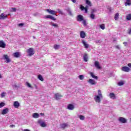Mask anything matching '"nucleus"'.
Returning <instances> with one entry per match:
<instances>
[{"label": "nucleus", "instance_id": "4468645a", "mask_svg": "<svg viewBox=\"0 0 131 131\" xmlns=\"http://www.w3.org/2000/svg\"><path fill=\"white\" fill-rule=\"evenodd\" d=\"M77 20L79 22H81V21H83V16L81 15H78L77 17Z\"/></svg>", "mask_w": 131, "mask_h": 131}, {"label": "nucleus", "instance_id": "de8ad7c7", "mask_svg": "<svg viewBox=\"0 0 131 131\" xmlns=\"http://www.w3.org/2000/svg\"><path fill=\"white\" fill-rule=\"evenodd\" d=\"M95 42H96V43H100V42H101V41L100 40H97L95 41Z\"/></svg>", "mask_w": 131, "mask_h": 131}, {"label": "nucleus", "instance_id": "6ab92c4d", "mask_svg": "<svg viewBox=\"0 0 131 131\" xmlns=\"http://www.w3.org/2000/svg\"><path fill=\"white\" fill-rule=\"evenodd\" d=\"M82 43L85 49H89V47H90V46L89 44L86 43V41L84 40H82Z\"/></svg>", "mask_w": 131, "mask_h": 131}, {"label": "nucleus", "instance_id": "dca6fc26", "mask_svg": "<svg viewBox=\"0 0 131 131\" xmlns=\"http://www.w3.org/2000/svg\"><path fill=\"white\" fill-rule=\"evenodd\" d=\"M45 18H46V19H51V20H53V21H56V18H55L54 17H53L52 15H46L45 16Z\"/></svg>", "mask_w": 131, "mask_h": 131}, {"label": "nucleus", "instance_id": "bf43d9fd", "mask_svg": "<svg viewBox=\"0 0 131 131\" xmlns=\"http://www.w3.org/2000/svg\"><path fill=\"white\" fill-rule=\"evenodd\" d=\"M33 38H35V37H33Z\"/></svg>", "mask_w": 131, "mask_h": 131}, {"label": "nucleus", "instance_id": "7ed1b4c3", "mask_svg": "<svg viewBox=\"0 0 131 131\" xmlns=\"http://www.w3.org/2000/svg\"><path fill=\"white\" fill-rule=\"evenodd\" d=\"M118 120L120 123H127V120L122 117L118 118Z\"/></svg>", "mask_w": 131, "mask_h": 131}, {"label": "nucleus", "instance_id": "c756f323", "mask_svg": "<svg viewBox=\"0 0 131 131\" xmlns=\"http://www.w3.org/2000/svg\"><path fill=\"white\" fill-rule=\"evenodd\" d=\"M126 20H128V21H129L130 20H131V14H128L126 16Z\"/></svg>", "mask_w": 131, "mask_h": 131}, {"label": "nucleus", "instance_id": "5fc2aeb1", "mask_svg": "<svg viewBox=\"0 0 131 131\" xmlns=\"http://www.w3.org/2000/svg\"><path fill=\"white\" fill-rule=\"evenodd\" d=\"M94 12H96V10L93 9V10H92V12L91 13H93V14H94Z\"/></svg>", "mask_w": 131, "mask_h": 131}, {"label": "nucleus", "instance_id": "603ef678", "mask_svg": "<svg viewBox=\"0 0 131 131\" xmlns=\"http://www.w3.org/2000/svg\"><path fill=\"white\" fill-rule=\"evenodd\" d=\"M127 66H128V67H130V68H131V63H129L127 64Z\"/></svg>", "mask_w": 131, "mask_h": 131}, {"label": "nucleus", "instance_id": "a19ab883", "mask_svg": "<svg viewBox=\"0 0 131 131\" xmlns=\"http://www.w3.org/2000/svg\"><path fill=\"white\" fill-rule=\"evenodd\" d=\"M17 11V9L15 8H11V12H16Z\"/></svg>", "mask_w": 131, "mask_h": 131}, {"label": "nucleus", "instance_id": "7c9ffc66", "mask_svg": "<svg viewBox=\"0 0 131 131\" xmlns=\"http://www.w3.org/2000/svg\"><path fill=\"white\" fill-rule=\"evenodd\" d=\"M78 78L80 79V80H83V79H84V76L83 75H80L78 76Z\"/></svg>", "mask_w": 131, "mask_h": 131}, {"label": "nucleus", "instance_id": "393cba45", "mask_svg": "<svg viewBox=\"0 0 131 131\" xmlns=\"http://www.w3.org/2000/svg\"><path fill=\"white\" fill-rule=\"evenodd\" d=\"M32 117L33 118H38V117H39V114H38L37 113H34L33 114Z\"/></svg>", "mask_w": 131, "mask_h": 131}, {"label": "nucleus", "instance_id": "49530a36", "mask_svg": "<svg viewBox=\"0 0 131 131\" xmlns=\"http://www.w3.org/2000/svg\"><path fill=\"white\" fill-rule=\"evenodd\" d=\"M58 11L59 12V13L61 14V15H63V12L61 11V10L58 9Z\"/></svg>", "mask_w": 131, "mask_h": 131}, {"label": "nucleus", "instance_id": "a18cd8bd", "mask_svg": "<svg viewBox=\"0 0 131 131\" xmlns=\"http://www.w3.org/2000/svg\"><path fill=\"white\" fill-rule=\"evenodd\" d=\"M116 49L117 50H120V47L119 45H117L115 46Z\"/></svg>", "mask_w": 131, "mask_h": 131}, {"label": "nucleus", "instance_id": "ea45409f", "mask_svg": "<svg viewBox=\"0 0 131 131\" xmlns=\"http://www.w3.org/2000/svg\"><path fill=\"white\" fill-rule=\"evenodd\" d=\"M5 105H6V103H5L4 102L0 103V108H3V107H4Z\"/></svg>", "mask_w": 131, "mask_h": 131}, {"label": "nucleus", "instance_id": "412c9836", "mask_svg": "<svg viewBox=\"0 0 131 131\" xmlns=\"http://www.w3.org/2000/svg\"><path fill=\"white\" fill-rule=\"evenodd\" d=\"M9 112V108H6L4 109L2 112V115H5V114H7Z\"/></svg>", "mask_w": 131, "mask_h": 131}, {"label": "nucleus", "instance_id": "f8f14e48", "mask_svg": "<svg viewBox=\"0 0 131 131\" xmlns=\"http://www.w3.org/2000/svg\"><path fill=\"white\" fill-rule=\"evenodd\" d=\"M47 12L49 13V14H51V15H56V14H57V12H56L55 10H53L51 9H47Z\"/></svg>", "mask_w": 131, "mask_h": 131}, {"label": "nucleus", "instance_id": "9d476101", "mask_svg": "<svg viewBox=\"0 0 131 131\" xmlns=\"http://www.w3.org/2000/svg\"><path fill=\"white\" fill-rule=\"evenodd\" d=\"M7 18H8V15H5L4 13L0 15V20H5V19H7Z\"/></svg>", "mask_w": 131, "mask_h": 131}, {"label": "nucleus", "instance_id": "72a5a7b5", "mask_svg": "<svg viewBox=\"0 0 131 131\" xmlns=\"http://www.w3.org/2000/svg\"><path fill=\"white\" fill-rule=\"evenodd\" d=\"M119 17V13H117L115 15V20H117L118 19V17Z\"/></svg>", "mask_w": 131, "mask_h": 131}, {"label": "nucleus", "instance_id": "20e7f679", "mask_svg": "<svg viewBox=\"0 0 131 131\" xmlns=\"http://www.w3.org/2000/svg\"><path fill=\"white\" fill-rule=\"evenodd\" d=\"M38 123L39 124L40 126H41V127H46L47 126V124H46V122L42 121V120H39L38 121Z\"/></svg>", "mask_w": 131, "mask_h": 131}, {"label": "nucleus", "instance_id": "2eb2a0df", "mask_svg": "<svg viewBox=\"0 0 131 131\" xmlns=\"http://www.w3.org/2000/svg\"><path fill=\"white\" fill-rule=\"evenodd\" d=\"M80 36L81 38H84L86 35H85V33L83 31H81L80 32Z\"/></svg>", "mask_w": 131, "mask_h": 131}, {"label": "nucleus", "instance_id": "39448f33", "mask_svg": "<svg viewBox=\"0 0 131 131\" xmlns=\"http://www.w3.org/2000/svg\"><path fill=\"white\" fill-rule=\"evenodd\" d=\"M3 58L4 59V60H6V63H10V62H11V59H10V58H9V56H8V55H6L4 54L3 55Z\"/></svg>", "mask_w": 131, "mask_h": 131}, {"label": "nucleus", "instance_id": "f3484780", "mask_svg": "<svg viewBox=\"0 0 131 131\" xmlns=\"http://www.w3.org/2000/svg\"><path fill=\"white\" fill-rule=\"evenodd\" d=\"M95 67L97 68V69H101V66H100V62L99 61H95L94 63Z\"/></svg>", "mask_w": 131, "mask_h": 131}, {"label": "nucleus", "instance_id": "cd10ccee", "mask_svg": "<svg viewBox=\"0 0 131 131\" xmlns=\"http://www.w3.org/2000/svg\"><path fill=\"white\" fill-rule=\"evenodd\" d=\"M0 48H6V44L3 41H0Z\"/></svg>", "mask_w": 131, "mask_h": 131}, {"label": "nucleus", "instance_id": "a211bd4d", "mask_svg": "<svg viewBox=\"0 0 131 131\" xmlns=\"http://www.w3.org/2000/svg\"><path fill=\"white\" fill-rule=\"evenodd\" d=\"M55 99L56 100H59V99H61L62 97H63L61 94L59 93L55 94Z\"/></svg>", "mask_w": 131, "mask_h": 131}, {"label": "nucleus", "instance_id": "4c0bfd02", "mask_svg": "<svg viewBox=\"0 0 131 131\" xmlns=\"http://www.w3.org/2000/svg\"><path fill=\"white\" fill-rule=\"evenodd\" d=\"M59 48H60V45H55L54 46V48L55 50H58V49H59Z\"/></svg>", "mask_w": 131, "mask_h": 131}, {"label": "nucleus", "instance_id": "0eeeda50", "mask_svg": "<svg viewBox=\"0 0 131 131\" xmlns=\"http://www.w3.org/2000/svg\"><path fill=\"white\" fill-rule=\"evenodd\" d=\"M69 124H68V123H64L60 124V127L63 129H65L66 127H69Z\"/></svg>", "mask_w": 131, "mask_h": 131}, {"label": "nucleus", "instance_id": "c85d7f7f", "mask_svg": "<svg viewBox=\"0 0 131 131\" xmlns=\"http://www.w3.org/2000/svg\"><path fill=\"white\" fill-rule=\"evenodd\" d=\"M67 11L68 13H69V14L70 16H73V14H72V12H71V10H70V8H68L67 9Z\"/></svg>", "mask_w": 131, "mask_h": 131}, {"label": "nucleus", "instance_id": "aec40b11", "mask_svg": "<svg viewBox=\"0 0 131 131\" xmlns=\"http://www.w3.org/2000/svg\"><path fill=\"white\" fill-rule=\"evenodd\" d=\"M67 109H69V110H73L74 109V105L70 104L67 106Z\"/></svg>", "mask_w": 131, "mask_h": 131}, {"label": "nucleus", "instance_id": "c9c22d12", "mask_svg": "<svg viewBox=\"0 0 131 131\" xmlns=\"http://www.w3.org/2000/svg\"><path fill=\"white\" fill-rule=\"evenodd\" d=\"M79 118L80 119V120H83L84 119L85 117H84V116L79 115Z\"/></svg>", "mask_w": 131, "mask_h": 131}, {"label": "nucleus", "instance_id": "ddd939ff", "mask_svg": "<svg viewBox=\"0 0 131 131\" xmlns=\"http://www.w3.org/2000/svg\"><path fill=\"white\" fill-rule=\"evenodd\" d=\"M109 97L112 100H116V96L115 95V94H114V93H110Z\"/></svg>", "mask_w": 131, "mask_h": 131}, {"label": "nucleus", "instance_id": "c03bdc74", "mask_svg": "<svg viewBox=\"0 0 131 131\" xmlns=\"http://www.w3.org/2000/svg\"><path fill=\"white\" fill-rule=\"evenodd\" d=\"M5 95H6V92H3L1 94V97L2 98L5 97Z\"/></svg>", "mask_w": 131, "mask_h": 131}, {"label": "nucleus", "instance_id": "6e6552de", "mask_svg": "<svg viewBox=\"0 0 131 131\" xmlns=\"http://www.w3.org/2000/svg\"><path fill=\"white\" fill-rule=\"evenodd\" d=\"M80 9L81 11H85V13H88V9H89V6H86L85 7H84L83 6L81 5Z\"/></svg>", "mask_w": 131, "mask_h": 131}, {"label": "nucleus", "instance_id": "3c124183", "mask_svg": "<svg viewBox=\"0 0 131 131\" xmlns=\"http://www.w3.org/2000/svg\"><path fill=\"white\" fill-rule=\"evenodd\" d=\"M23 25H24V24L20 23L18 24V26H23Z\"/></svg>", "mask_w": 131, "mask_h": 131}, {"label": "nucleus", "instance_id": "58836bf2", "mask_svg": "<svg viewBox=\"0 0 131 131\" xmlns=\"http://www.w3.org/2000/svg\"><path fill=\"white\" fill-rule=\"evenodd\" d=\"M123 84H124L123 81H120L118 83V85L119 86L123 85Z\"/></svg>", "mask_w": 131, "mask_h": 131}, {"label": "nucleus", "instance_id": "2f4dec72", "mask_svg": "<svg viewBox=\"0 0 131 131\" xmlns=\"http://www.w3.org/2000/svg\"><path fill=\"white\" fill-rule=\"evenodd\" d=\"M38 78L41 81H43V78H42V76H41V75H38Z\"/></svg>", "mask_w": 131, "mask_h": 131}, {"label": "nucleus", "instance_id": "5701e85b", "mask_svg": "<svg viewBox=\"0 0 131 131\" xmlns=\"http://www.w3.org/2000/svg\"><path fill=\"white\" fill-rule=\"evenodd\" d=\"M14 106L15 107V108H18L19 106H20V103H19V102L18 101H15L14 102Z\"/></svg>", "mask_w": 131, "mask_h": 131}, {"label": "nucleus", "instance_id": "8fccbe9b", "mask_svg": "<svg viewBox=\"0 0 131 131\" xmlns=\"http://www.w3.org/2000/svg\"><path fill=\"white\" fill-rule=\"evenodd\" d=\"M13 88H18V85L14 84L12 85Z\"/></svg>", "mask_w": 131, "mask_h": 131}, {"label": "nucleus", "instance_id": "e433bc0d", "mask_svg": "<svg viewBox=\"0 0 131 131\" xmlns=\"http://www.w3.org/2000/svg\"><path fill=\"white\" fill-rule=\"evenodd\" d=\"M90 18H91V19H92V20H94V19H95V14H94V13H92L90 15Z\"/></svg>", "mask_w": 131, "mask_h": 131}, {"label": "nucleus", "instance_id": "f257e3e1", "mask_svg": "<svg viewBox=\"0 0 131 131\" xmlns=\"http://www.w3.org/2000/svg\"><path fill=\"white\" fill-rule=\"evenodd\" d=\"M101 99H103L102 91L99 90L98 91V95H95L94 99L96 103H101Z\"/></svg>", "mask_w": 131, "mask_h": 131}, {"label": "nucleus", "instance_id": "b1692460", "mask_svg": "<svg viewBox=\"0 0 131 131\" xmlns=\"http://www.w3.org/2000/svg\"><path fill=\"white\" fill-rule=\"evenodd\" d=\"M125 6L126 7L127 6H131V0H126Z\"/></svg>", "mask_w": 131, "mask_h": 131}, {"label": "nucleus", "instance_id": "f704fd0d", "mask_svg": "<svg viewBox=\"0 0 131 131\" xmlns=\"http://www.w3.org/2000/svg\"><path fill=\"white\" fill-rule=\"evenodd\" d=\"M50 25H51V26H54V27H56V28H58V27L57 24L52 23H51Z\"/></svg>", "mask_w": 131, "mask_h": 131}, {"label": "nucleus", "instance_id": "09e8293b", "mask_svg": "<svg viewBox=\"0 0 131 131\" xmlns=\"http://www.w3.org/2000/svg\"><path fill=\"white\" fill-rule=\"evenodd\" d=\"M123 45H124L125 47H126V46H127V42H124Z\"/></svg>", "mask_w": 131, "mask_h": 131}, {"label": "nucleus", "instance_id": "9b49d317", "mask_svg": "<svg viewBox=\"0 0 131 131\" xmlns=\"http://www.w3.org/2000/svg\"><path fill=\"white\" fill-rule=\"evenodd\" d=\"M89 83H90V84H92V85H95L97 84V82L95 81L94 79H90L88 81Z\"/></svg>", "mask_w": 131, "mask_h": 131}, {"label": "nucleus", "instance_id": "13d9d810", "mask_svg": "<svg viewBox=\"0 0 131 131\" xmlns=\"http://www.w3.org/2000/svg\"><path fill=\"white\" fill-rule=\"evenodd\" d=\"M3 77L2 76V75L0 74V78H2Z\"/></svg>", "mask_w": 131, "mask_h": 131}, {"label": "nucleus", "instance_id": "79ce46f5", "mask_svg": "<svg viewBox=\"0 0 131 131\" xmlns=\"http://www.w3.org/2000/svg\"><path fill=\"white\" fill-rule=\"evenodd\" d=\"M82 24L84 26H86V21L83 19Z\"/></svg>", "mask_w": 131, "mask_h": 131}, {"label": "nucleus", "instance_id": "423d86ee", "mask_svg": "<svg viewBox=\"0 0 131 131\" xmlns=\"http://www.w3.org/2000/svg\"><path fill=\"white\" fill-rule=\"evenodd\" d=\"M121 70L122 71H124V72H129L130 69L127 67H122Z\"/></svg>", "mask_w": 131, "mask_h": 131}, {"label": "nucleus", "instance_id": "1a4fd4ad", "mask_svg": "<svg viewBox=\"0 0 131 131\" xmlns=\"http://www.w3.org/2000/svg\"><path fill=\"white\" fill-rule=\"evenodd\" d=\"M13 57L14 58H20L21 57V54H20V52H15L12 55Z\"/></svg>", "mask_w": 131, "mask_h": 131}, {"label": "nucleus", "instance_id": "a878e982", "mask_svg": "<svg viewBox=\"0 0 131 131\" xmlns=\"http://www.w3.org/2000/svg\"><path fill=\"white\" fill-rule=\"evenodd\" d=\"M85 4H87L86 6H88V8H89V7H92V3H91V2L89 0H85Z\"/></svg>", "mask_w": 131, "mask_h": 131}, {"label": "nucleus", "instance_id": "37998d69", "mask_svg": "<svg viewBox=\"0 0 131 131\" xmlns=\"http://www.w3.org/2000/svg\"><path fill=\"white\" fill-rule=\"evenodd\" d=\"M26 84L28 88H31V85L29 82H26Z\"/></svg>", "mask_w": 131, "mask_h": 131}, {"label": "nucleus", "instance_id": "f03ea898", "mask_svg": "<svg viewBox=\"0 0 131 131\" xmlns=\"http://www.w3.org/2000/svg\"><path fill=\"white\" fill-rule=\"evenodd\" d=\"M27 53L30 57L34 55V49L33 48H30L27 50Z\"/></svg>", "mask_w": 131, "mask_h": 131}, {"label": "nucleus", "instance_id": "864d4df0", "mask_svg": "<svg viewBox=\"0 0 131 131\" xmlns=\"http://www.w3.org/2000/svg\"><path fill=\"white\" fill-rule=\"evenodd\" d=\"M10 127H15V125H11Z\"/></svg>", "mask_w": 131, "mask_h": 131}, {"label": "nucleus", "instance_id": "bb28decb", "mask_svg": "<svg viewBox=\"0 0 131 131\" xmlns=\"http://www.w3.org/2000/svg\"><path fill=\"white\" fill-rule=\"evenodd\" d=\"M90 75H91V76L92 77V78H94V79H98V76H95V75L94 74V73L91 72V73H90Z\"/></svg>", "mask_w": 131, "mask_h": 131}, {"label": "nucleus", "instance_id": "4d7b16f0", "mask_svg": "<svg viewBox=\"0 0 131 131\" xmlns=\"http://www.w3.org/2000/svg\"><path fill=\"white\" fill-rule=\"evenodd\" d=\"M40 115H41V116L44 115V114L42 113H40Z\"/></svg>", "mask_w": 131, "mask_h": 131}, {"label": "nucleus", "instance_id": "4be33fe9", "mask_svg": "<svg viewBox=\"0 0 131 131\" xmlns=\"http://www.w3.org/2000/svg\"><path fill=\"white\" fill-rule=\"evenodd\" d=\"M83 59L84 61V62H88V59H89V57L88 56V54L86 53L84 54L83 56Z\"/></svg>", "mask_w": 131, "mask_h": 131}, {"label": "nucleus", "instance_id": "473e14b6", "mask_svg": "<svg viewBox=\"0 0 131 131\" xmlns=\"http://www.w3.org/2000/svg\"><path fill=\"white\" fill-rule=\"evenodd\" d=\"M100 28H101V29H102V30H104V29H105V24H102L101 25H100L99 26Z\"/></svg>", "mask_w": 131, "mask_h": 131}, {"label": "nucleus", "instance_id": "6e6d98bb", "mask_svg": "<svg viewBox=\"0 0 131 131\" xmlns=\"http://www.w3.org/2000/svg\"><path fill=\"white\" fill-rule=\"evenodd\" d=\"M72 2L74 3H76V0H72Z\"/></svg>", "mask_w": 131, "mask_h": 131}]
</instances>
